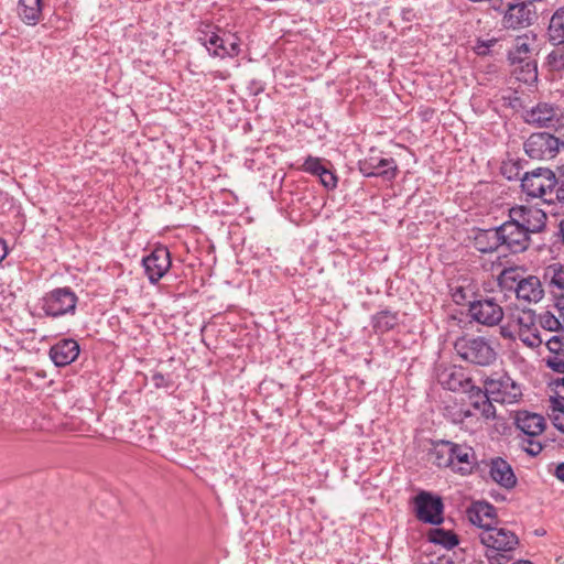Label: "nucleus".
Returning <instances> with one entry per match:
<instances>
[{"label": "nucleus", "mask_w": 564, "mask_h": 564, "mask_svg": "<svg viewBox=\"0 0 564 564\" xmlns=\"http://www.w3.org/2000/svg\"><path fill=\"white\" fill-rule=\"evenodd\" d=\"M485 391L479 388L470 394V405L458 411V417L453 423L462 422L465 419L490 420L497 416L494 402L514 403L521 397L520 387L507 375L495 373L484 382Z\"/></svg>", "instance_id": "f257e3e1"}, {"label": "nucleus", "mask_w": 564, "mask_h": 564, "mask_svg": "<svg viewBox=\"0 0 564 564\" xmlns=\"http://www.w3.org/2000/svg\"><path fill=\"white\" fill-rule=\"evenodd\" d=\"M478 538L486 547L485 556L490 564H507L519 545V538L513 531L496 525L480 531Z\"/></svg>", "instance_id": "f03ea898"}, {"label": "nucleus", "mask_w": 564, "mask_h": 564, "mask_svg": "<svg viewBox=\"0 0 564 564\" xmlns=\"http://www.w3.org/2000/svg\"><path fill=\"white\" fill-rule=\"evenodd\" d=\"M433 454L438 467H451L462 474H468L473 469L475 453L469 446L442 441L435 446Z\"/></svg>", "instance_id": "7ed1b4c3"}, {"label": "nucleus", "mask_w": 564, "mask_h": 564, "mask_svg": "<svg viewBox=\"0 0 564 564\" xmlns=\"http://www.w3.org/2000/svg\"><path fill=\"white\" fill-rule=\"evenodd\" d=\"M455 350L464 360L479 366H488L497 357L495 348L482 336L457 339Z\"/></svg>", "instance_id": "20e7f679"}, {"label": "nucleus", "mask_w": 564, "mask_h": 564, "mask_svg": "<svg viewBox=\"0 0 564 564\" xmlns=\"http://www.w3.org/2000/svg\"><path fill=\"white\" fill-rule=\"evenodd\" d=\"M556 185L557 178L550 169H536L521 178V187L528 196L542 198L546 203L552 202L546 196L552 195Z\"/></svg>", "instance_id": "39448f33"}, {"label": "nucleus", "mask_w": 564, "mask_h": 564, "mask_svg": "<svg viewBox=\"0 0 564 564\" xmlns=\"http://www.w3.org/2000/svg\"><path fill=\"white\" fill-rule=\"evenodd\" d=\"M437 382L449 391L454 392H476L471 379L463 367L455 365H440L436 368Z\"/></svg>", "instance_id": "423d86ee"}, {"label": "nucleus", "mask_w": 564, "mask_h": 564, "mask_svg": "<svg viewBox=\"0 0 564 564\" xmlns=\"http://www.w3.org/2000/svg\"><path fill=\"white\" fill-rule=\"evenodd\" d=\"M42 302V308L46 315L58 317L67 313H74L77 296L69 288H58L48 292Z\"/></svg>", "instance_id": "0eeeda50"}, {"label": "nucleus", "mask_w": 564, "mask_h": 564, "mask_svg": "<svg viewBox=\"0 0 564 564\" xmlns=\"http://www.w3.org/2000/svg\"><path fill=\"white\" fill-rule=\"evenodd\" d=\"M563 144L560 139L547 132L532 133L524 142L525 153L534 160L553 159Z\"/></svg>", "instance_id": "6e6552de"}, {"label": "nucleus", "mask_w": 564, "mask_h": 564, "mask_svg": "<svg viewBox=\"0 0 564 564\" xmlns=\"http://www.w3.org/2000/svg\"><path fill=\"white\" fill-rule=\"evenodd\" d=\"M509 218L529 234L540 232L546 225V213L532 205H516L509 209Z\"/></svg>", "instance_id": "1a4fd4ad"}, {"label": "nucleus", "mask_w": 564, "mask_h": 564, "mask_svg": "<svg viewBox=\"0 0 564 564\" xmlns=\"http://www.w3.org/2000/svg\"><path fill=\"white\" fill-rule=\"evenodd\" d=\"M414 505L415 516L420 521L433 525H438L444 521V505L440 497L433 496L426 491H421L415 497Z\"/></svg>", "instance_id": "9d476101"}, {"label": "nucleus", "mask_w": 564, "mask_h": 564, "mask_svg": "<svg viewBox=\"0 0 564 564\" xmlns=\"http://www.w3.org/2000/svg\"><path fill=\"white\" fill-rule=\"evenodd\" d=\"M498 228L501 245L510 252L518 253L529 248L531 234L516 224L511 218L498 226Z\"/></svg>", "instance_id": "9b49d317"}, {"label": "nucleus", "mask_w": 564, "mask_h": 564, "mask_svg": "<svg viewBox=\"0 0 564 564\" xmlns=\"http://www.w3.org/2000/svg\"><path fill=\"white\" fill-rule=\"evenodd\" d=\"M468 311L473 321L486 326H495L503 318V310L494 297L470 302Z\"/></svg>", "instance_id": "f8f14e48"}, {"label": "nucleus", "mask_w": 564, "mask_h": 564, "mask_svg": "<svg viewBox=\"0 0 564 564\" xmlns=\"http://www.w3.org/2000/svg\"><path fill=\"white\" fill-rule=\"evenodd\" d=\"M358 167L364 176H382L386 180L394 178L398 171V165L392 158H381L375 150L358 162Z\"/></svg>", "instance_id": "ddd939ff"}, {"label": "nucleus", "mask_w": 564, "mask_h": 564, "mask_svg": "<svg viewBox=\"0 0 564 564\" xmlns=\"http://www.w3.org/2000/svg\"><path fill=\"white\" fill-rule=\"evenodd\" d=\"M171 254L166 247H156L149 256L142 260L145 275L150 283H158L171 268Z\"/></svg>", "instance_id": "4468645a"}, {"label": "nucleus", "mask_w": 564, "mask_h": 564, "mask_svg": "<svg viewBox=\"0 0 564 564\" xmlns=\"http://www.w3.org/2000/svg\"><path fill=\"white\" fill-rule=\"evenodd\" d=\"M534 326L535 314L532 310H516L507 316V323L500 326V334L505 338H516L520 333Z\"/></svg>", "instance_id": "2eb2a0df"}, {"label": "nucleus", "mask_w": 564, "mask_h": 564, "mask_svg": "<svg viewBox=\"0 0 564 564\" xmlns=\"http://www.w3.org/2000/svg\"><path fill=\"white\" fill-rule=\"evenodd\" d=\"M488 468L490 479L506 490L513 489L518 478L512 466L502 457H492L484 462Z\"/></svg>", "instance_id": "dca6fc26"}, {"label": "nucleus", "mask_w": 564, "mask_h": 564, "mask_svg": "<svg viewBox=\"0 0 564 564\" xmlns=\"http://www.w3.org/2000/svg\"><path fill=\"white\" fill-rule=\"evenodd\" d=\"M204 37H199V41L213 56L225 58V57H235L240 54V41L236 34H234V41L225 45V40L219 36L216 32H204Z\"/></svg>", "instance_id": "f3484780"}, {"label": "nucleus", "mask_w": 564, "mask_h": 564, "mask_svg": "<svg viewBox=\"0 0 564 564\" xmlns=\"http://www.w3.org/2000/svg\"><path fill=\"white\" fill-rule=\"evenodd\" d=\"M535 18V11L531 3H507V9L503 15V25L507 29L525 28L532 24Z\"/></svg>", "instance_id": "a211bd4d"}, {"label": "nucleus", "mask_w": 564, "mask_h": 564, "mask_svg": "<svg viewBox=\"0 0 564 564\" xmlns=\"http://www.w3.org/2000/svg\"><path fill=\"white\" fill-rule=\"evenodd\" d=\"M524 120L538 127H554L560 121V110L547 102H540L524 112Z\"/></svg>", "instance_id": "6ab92c4d"}, {"label": "nucleus", "mask_w": 564, "mask_h": 564, "mask_svg": "<svg viewBox=\"0 0 564 564\" xmlns=\"http://www.w3.org/2000/svg\"><path fill=\"white\" fill-rule=\"evenodd\" d=\"M468 520L482 530L491 529L497 522L496 508L486 501H475L466 511Z\"/></svg>", "instance_id": "aec40b11"}, {"label": "nucleus", "mask_w": 564, "mask_h": 564, "mask_svg": "<svg viewBox=\"0 0 564 564\" xmlns=\"http://www.w3.org/2000/svg\"><path fill=\"white\" fill-rule=\"evenodd\" d=\"M79 351V345L75 339H61L50 348V358L55 366L65 367L77 359Z\"/></svg>", "instance_id": "412c9836"}, {"label": "nucleus", "mask_w": 564, "mask_h": 564, "mask_svg": "<svg viewBox=\"0 0 564 564\" xmlns=\"http://www.w3.org/2000/svg\"><path fill=\"white\" fill-rule=\"evenodd\" d=\"M518 300L527 303H538L544 296V290L541 281L534 275H530L519 281L516 288Z\"/></svg>", "instance_id": "4be33fe9"}, {"label": "nucleus", "mask_w": 564, "mask_h": 564, "mask_svg": "<svg viewBox=\"0 0 564 564\" xmlns=\"http://www.w3.org/2000/svg\"><path fill=\"white\" fill-rule=\"evenodd\" d=\"M473 239L475 248L482 253L494 252L502 247L498 227L477 229Z\"/></svg>", "instance_id": "5701e85b"}, {"label": "nucleus", "mask_w": 564, "mask_h": 564, "mask_svg": "<svg viewBox=\"0 0 564 564\" xmlns=\"http://www.w3.org/2000/svg\"><path fill=\"white\" fill-rule=\"evenodd\" d=\"M546 347L552 354L546 359L547 367L556 372L564 373V334L560 333L549 338Z\"/></svg>", "instance_id": "b1692460"}, {"label": "nucleus", "mask_w": 564, "mask_h": 564, "mask_svg": "<svg viewBox=\"0 0 564 564\" xmlns=\"http://www.w3.org/2000/svg\"><path fill=\"white\" fill-rule=\"evenodd\" d=\"M536 36L532 32L517 36L512 48L509 52V59L512 64L522 63L530 57L531 45L535 42Z\"/></svg>", "instance_id": "393cba45"}, {"label": "nucleus", "mask_w": 564, "mask_h": 564, "mask_svg": "<svg viewBox=\"0 0 564 564\" xmlns=\"http://www.w3.org/2000/svg\"><path fill=\"white\" fill-rule=\"evenodd\" d=\"M555 395L550 398L547 416L553 423L564 422V378L554 383Z\"/></svg>", "instance_id": "a878e982"}, {"label": "nucleus", "mask_w": 564, "mask_h": 564, "mask_svg": "<svg viewBox=\"0 0 564 564\" xmlns=\"http://www.w3.org/2000/svg\"><path fill=\"white\" fill-rule=\"evenodd\" d=\"M546 426L547 425H517L525 435V437L522 438L521 447L530 456H536L542 452V444L532 440V436L543 433Z\"/></svg>", "instance_id": "bb28decb"}, {"label": "nucleus", "mask_w": 564, "mask_h": 564, "mask_svg": "<svg viewBox=\"0 0 564 564\" xmlns=\"http://www.w3.org/2000/svg\"><path fill=\"white\" fill-rule=\"evenodd\" d=\"M43 0H20L18 13L28 25H35L42 19Z\"/></svg>", "instance_id": "cd10ccee"}, {"label": "nucleus", "mask_w": 564, "mask_h": 564, "mask_svg": "<svg viewBox=\"0 0 564 564\" xmlns=\"http://www.w3.org/2000/svg\"><path fill=\"white\" fill-rule=\"evenodd\" d=\"M547 39L554 45L564 44V8L557 9L551 17Z\"/></svg>", "instance_id": "c85d7f7f"}, {"label": "nucleus", "mask_w": 564, "mask_h": 564, "mask_svg": "<svg viewBox=\"0 0 564 564\" xmlns=\"http://www.w3.org/2000/svg\"><path fill=\"white\" fill-rule=\"evenodd\" d=\"M429 541L434 544L442 545L446 550H452L458 545V536L451 530L434 528L429 531Z\"/></svg>", "instance_id": "c756f323"}, {"label": "nucleus", "mask_w": 564, "mask_h": 564, "mask_svg": "<svg viewBox=\"0 0 564 564\" xmlns=\"http://www.w3.org/2000/svg\"><path fill=\"white\" fill-rule=\"evenodd\" d=\"M399 324L398 313L384 310L372 316V327L377 333H387Z\"/></svg>", "instance_id": "7c9ffc66"}, {"label": "nucleus", "mask_w": 564, "mask_h": 564, "mask_svg": "<svg viewBox=\"0 0 564 564\" xmlns=\"http://www.w3.org/2000/svg\"><path fill=\"white\" fill-rule=\"evenodd\" d=\"M106 427H109L107 431L98 432V431H89L90 434H88L89 437H94L98 441H108V440H118V441H124L128 443H134L135 440L132 436H122L119 434V432L122 431L121 426L115 427L106 425Z\"/></svg>", "instance_id": "2f4dec72"}, {"label": "nucleus", "mask_w": 564, "mask_h": 564, "mask_svg": "<svg viewBox=\"0 0 564 564\" xmlns=\"http://www.w3.org/2000/svg\"><path fill=\"white\" fill-rule=\"evenodd\" d=\"M544 276L550 280V284L560 290H564V264L553 263L545 269Z\"/></svg>", "instance_id": "473e14b6"}, {"label": "nucleus", "mask_w": 564, "mask_h": 564, "mask_svg": "<svg viewBox=\"0 0 564 564\" xmlns=\"http://www.w3.org/2000/svg\"><path fill=\"white\" fill-rule=\"evenodd\" d=\"M517 337L530 348H536L541 346L543 341L536 326L532 327L530 330L520 333Z\"/></svg>", "instance_id": "72a5a7b5"}, {"label": "nucleus", "mask_w": 564, "mask_h": 564, "mask_svg": "<svg viewBox=\"0 0 564 564\" xmlns=\"http://www.w3.org/2000/svg\"><path fill=\"white\" fill-rule=\"evenodd\" d=\"M324 169L322 160L315 156H307L302 165V170L312 175H318Z\"/></svg>", "instance_id": "f704fd0d"}, {"label": "nucleus", "mask_w": 564, "mask_h": 564, "mask_svg": "<svg viewBox=\"0 0 564 564\" xmlns=\"http://www.w3.org/2000/svg\"><path fill=\"white\" fill-rule=\"evenodd\" d=\"M529 420H535V423L539 424L545 423V420L541 414L530 413L528 411H517L514 423H524Z\"/></svg>", "instance_id": "c9c22d12"}, {"label": "nucleus", "mask_w": 564, "mask_h": 564, "mask_svg": "<svg viewBox=\"0 0 564 564\" xmlns=\"http://www.w3.org/2000/svg\"><path fill=\"white\" fill-rule=\"evenodd\" d=\"M317 176L326 188L333 189L337 186V176L326 167Z\"/></svg>", "instance_id": "e433bc0d"}, {"label": "nucleus", "mask_w": 564, "mask_h": 564, "mask_svg": "<svg viewBox=\"0 0 564 564\" xmlns=\"http://www.w3.org/2000/svg\"><path fill=\"white\" fill-rule=\"evenodd\" d=\"M540 324L547 330H556L561 325L558 319L550 313H545L541 316Z\"/></svg>", "instance_id": "4c0bfd02"}, {"label": "nucleus", "mask_w": 564, "mask_h": 564, "mask_svg": "<svg viewBox=\"0 0 564 564\" xmlns=\"http://www.w3.org/2000/svg\"><path fill=\"white\" fill-rule=\"evenodd\" d=\"M152 383L155 388H169L172 384V380L169 376H165L161 372H154L152 375Z\"/></svg>", "instance_id": "58836bf2"}, {"label": "nucleus", "mask_w": 564, "mask_h": 564, "mask_svg": "<svg viewBox=\"0 0 564 564\" xmlns=\"http://www.w3.org/2000/svg\"><path fill=\"white\" fill-rule=\"evenodd\" d=\"M549 64L555 68L564 67V55L560 51H553L547 56Z\"/></svg>", "instance_id": "ea45409f"}, {"label": "nucleus", "mask_w": 564, "mask_h": 564, "mask_svg": "<svg viewBox=\"0 0 564 564\" xmlns=\"http://www.w3.org/2000/svg\"><path fill=\"white\" fill-rule=\"evenodd\" d=\"M496 44V40H489V41H481V40H478L474 50L476 52V54L478 55H486L490 47L494 46Z\"/></svg>", "instance_id": "a19ab883"}, {"label": "nucleus", "mask_w": 564, "mask_h": 564, "mask_svg": "<svg viewBox=\"0 0 564 564\" xmlns=\"http://www.w3.org/2000/svg\"><path fill=\"white\" fill-rule=\"evenodd\" d=\"M527 67H528L529 77L525 78V82H528V80H535L536 77H538L536 65L535 64H531V63H527Z\"/></svg>", "instance_id": "79ce46f5"}, {"label": "nucleus", "mask_w": 564, "mask_h": 564, "mask_svg": "<svg viewBox=\"0 0 564 564\" xmlns=\"http://www.w3.org/2000/svg\"><path fill=\"white\" fill-rule=\"evenodd\" d=\"M210 75L214 79H221V80H226L229 78L230 74L227 72V70H214V72H210Z\"/></svg>", "instance_id": "37998d69"}, {"label": "nucleus", "mask_w": 564, "mask_h": 564, "mask_svg": "<svg viewBox=\"0 0 564 564\" xmlns=\"http://www.w3.org/2000/svg\"><path fill=\"white\" fill-rule=\"evenodd\" d=\"M453 297H454V301L457 303V304H460L462 301H464L466 299L464 292H463V289L462 288H457L455 290V292L453 293Z\"/></svg>", "instance_id": "c03bdc74"}, {"label": "nucleus", "mask_w": 564, "mask_h": 564, "mask_svg": "<svg viewBox=\"0 0 564 564\" xmlns=\"http://www.w3.org/2000/svg\"><path fill=\"white\" fill-rule=\"evenodd\" d=\"M558 187L556 189V198L560 202H564V180H562L560 183L557 182Z\"/></svg>", "instance_id": "a18cd8bd"}, {"label": "nucleus", "mask_w": 564, "mask_h": 564, "mask_svg": "<svg viewBox=\"0 0 564 564\" xmlns=\"http://www.w3.org/2000/svg\"><path fill=\"white\" fill-rule=\"evenodd\" d=\"M8 247L3 239L0 238V262L7 257Z\"/></svg>", "instance_id": "49530a36"}, {"label": "nucleus", "mask_w": 564, "mask_h": 564, "mask_svg": "<svg viewBox=\"0 0 564 564\" xmlns=\"http://www.w3.org/2000/svg\"><path fill=\"white\" fill-rule=\"evenodd\" d=\"M555 476L557 477V479L564 481V463L557 465L555 469Z\"/></svg>", "instance_id": "de8ad7c7"}, {"label": "nucleus", "mask_w": 564, "mask_h": 564, "mask_svg": "<svg viewBox=\"0 0 564 564\" xmlns=\"http://www.w3.org/2000/svg\"><path fill=\"white\" fill-rule=\"evenodd\" d=\"M512 564H533V563L528 560H518V561L513 562Z\"/></svg>", "instance_id": "09e8293b"}, {"label": "nucleus", "mask_w": 564, "mask_h": 564, "mask_svg": "<svg viewBox=\"0 0 564 564\" xmlns=\"http://www.w3.org/2000/svg\"><path fill=\"white\" fill-rule=\"evenodd\" d=\"M561 235H562V241L564 243V219L560 224Z\"/></svg>", "instance_id": "8fccbe9b"}, {"label": "nucleus", "mask_w": 564, "mask_h": 564, "mask_svg": "<svg viewBox=\"0 0 564 564\" xmlns=\"http://www.w3.org/2000/svg\"><path fill=\"white\" fill-rule=\"evenodd\" d=\"M554 426L556 427V430H557L560 433L564 434V425H554Z\"/></svg>", "instance_id": "3c124183"}, {"label": "nucleus", "mask_w": 564, "mask_h": 564, "mask_svg": "<svg viewBox=\"0 0 564 564\" xmlns=\"http://www.w3.org/2000/svg\"><path fill=\"white\" fill-rule=\"evenodd\" d=\"M507 167H508L507 165H505V166L502 167V170H503V173H505V174H506Z\"/></svg>", "instance_id": "603ef678"}, {"label": "nucleus", "mask_w": 564, "mask_h": 564, "mask_svg": "<svg viewBox=\"0 0 564 564\" xmlns=\"http://www.w3.org/2000/svg\"><path fill=\"white\" fill-rule=\"evenodd\" d=\"M561 564H564V562H563V563H561Z\"/></svg>", "instance_id": "864d4df0"}]
</instances>
